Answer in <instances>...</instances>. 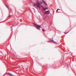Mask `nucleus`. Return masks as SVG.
I'll return each instance as SVG.
<instances>
[{
  "instance_id": "nucleus-9",
  "label": "nucleus",
  "mask_w": 76,
  "mask_h": 76,
  "mask_svg": "<svg viewBox=\"0 0 76 76\" xmlns=\"http://www.w3.org/2000/svg\"><path fill=\"white\" fill-rule=\"evenodd\" d=\"M46 9H48V8H47V7H46L45 8V10H46Z\"/></svg>"
},
{
  "instance_id": "nucleus-10",
  "label": "nucleus",
  "mask_w": 76,
  "mask_h": 76,
  "mask_svg": "<svg viewBox=\"0 0 76 76\" xmlns=\"http://www.w3.org/2000/svg\"><path fill=\"white\" fill-rule=\"evenodd\" d=\"M42 31H45V30L43 29H42Z\"/></svg>"
},
{
  "instance_id": "nucleus-8",
  "label": "nucleus",
  "mask_w": 76,
  "mask_h": 76,
  "mask_svg": "<svg viewBox=\"0 0 76 76\" xmlns=\"http://www.w3.org/2000/svg\"><path fill=\"white\" fill-rule=\"evenodd\" d=\"M39 3H40V4H42V2L40 1L39 2Z\"/></svg>"
},
{
  "instance_id": "nucleus-11",
  "label": "nucleus",
  "mask_w": 76,
  "mask_h": 76,
  "mask_svg": "<svg viewBox=\"0 0 76 76\" xmlns=\"http://www.w3.org/2000/svg\"><path fill=\"white\" fill-rule=\"evenodd\" d=\"M58 10H60L59 9H58L57 10V12H58Z\"/></svg>"
},
{
  "instance_id": "nucleus-3",
  "label": "nucleus",
  "mask_w": 76,
  "mask_h": 76,
  "mask_svg": "<svg viewBox=\"0 0 76 76\" xmlns=\"http://www.w3.org/2000/svg\"><path fill=\"white\" fill-rule=\"evenodd\" d=\"M35 26H36L37 28L38 29H39V30L40 29V28H41V27L39 25H38L36 24H34Z\"/></svg>"
},
{
  "instance_id": "nucleus-2",
  "label": "nucleus",
  "mask_w": 76,
  "mask_h": 76,
  "mask_svg": "<svg viewBox=\"0 0 76 76\" xmlns=\"http://www.w3.org/2000/svg\"><path fill=\"white\" fill-rule=\"evenodd\" d=\"M53 38L52 39H51V38H50L49 39V41H50L51 42H53L54 43H55L56 44H57V42L54 41V40H53Z\"/></svg>"
},
{
  "instance_id": "nucleus-7",
  "label": "nucleus",
  "mask_w": 76,
  "mask_h": 76,
  "mask_svg": "<svg viewBox=\"0 0 76 76\" xmlns=\"http://www.w3.org/2000/svg\"><path fill=\"white\" fill-rule=\"evenodd\" d=\"M6 7H7V8L8 9H9V6H7V5H6Z\"/></svg>"
},
{
  "instance_id": "nucleus-6",
  "label": "nucleus",
  "mask_w": 76,
  "mask_h": 76,
  "mask_svg": "<svg viewBox=\"0 0 76 76\" xmlns=\"http://www.w3.org/2000/svg\"><path fill=\"white\" fill-rule=\"evenodd\" d=\"M8 75H9L10 76H14L13 75L10 74V73H8Z\"/></svg>"
},
{
  "instance_id": "nucleus-14",
  "label": "nucleus",
  "mask_w": 76,
  "mask_h": 76,
  "mask_svg": "<svg viewBox=\"0 0 76 76\" xmlns=\"http://www.w3.org/2000/svg\"><path fill=\"white\" fill-rule=\"evenodd\" d=\"M9 17H10V16H9Z\"/></svg>"
},
{
  "instance_id": "nucleus-13",
  "label": "nucleus",
  "mask_w": 76,
  "mask_h": 76,
  "mask_svg": "<svg viewBox=\"0 0 76 76\" xmlns=\"http://www.w3.org/2000/svg\"><path fill=\"white\" fill-rule=\"evenodd\" d=\"M64 33V34H66V33Z\"/></svg>"
},
{
  "instance_id": "nucleus-12",
  "label": "nucleus",
  "mask_w": 76,
  "mask_h": 76,
  "mask_svg": "<svg viewBox=\"0 0 76 76\" xmlns=\"http://www.w3.org/2000/svg\"><path fill=\"white\" fill-rule=\"evenodd\" d=\"M34 6H36V5L35 4H34Z\"/></svg>"
},
{
  "instance_id": "nucleus-5",
  "label": "nucleus",
  "mask_w": 76,
  "mask_h": 76,
  "mask_svg": "<svg viewBox=\"0 0 76 76\" xmlns=\"http://www.w3.org/2000/svg\"><path fill=\"white\" fill-rule=\"evenodd\" d=\"M42 1H43V3H44L46 6H47V4L45 3V2L44 0H42Z\"/></svg>"
},
{
  "instance_id": "nucleus-4",
  "label": "nucleus",
  "mask_w": 76,
  "mask_h": 76,
  "mask_svg": "<svg viewBox=\"0 0 76 76\" xmlns=\"http://www.w3.org/2000/svg\"><path fill=\"white\" fill-rule=\"evenodd\" d=\"M50 11H48L45 12L44 14H45V15H49V14H50Z\"/></svg>"
},
{
  "instance_id": "nucleus-1",
  "label": "nucleus",
  "mask_w": 76,
  "mask_h": 76,
  "mask_svg": "<svg viewBox=\"0 0 76 76\" xmlns=\"http://www.w3.org/2000/svg\"><path fill=\"white\" fill-rule=\"evenodd\" d=\"M36 6H37V7L39 8V9H40V7H41V6L42 7L43 9L44 10L45 9V8L43 7V6H42V5H41V4H39V3L38 2H37Z\"/></svg>"
}]
</instances>
